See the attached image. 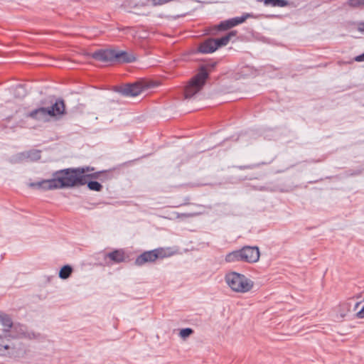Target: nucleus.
<instances>
[{
	"label": "nucleus",
	"mask_w": 364,
	"mask_h": 364,
	"mask_svg": "<svg viewBox=\"0 0 364 364\" xmlns=\"http://www.w3.org/2000/svg\"><path fill=\"white\" fill-rule=\"evenodd\" d=\"M93 171L94 168L89 166L61 170L54 173L53 178L31 183L29 186L46 191L85 185L88 178H97L98 173H90Z\"/></svg>",
	"instance_id": "nucleus-1"
},
{
	"label": "nucleus",
	"mask_w": 364,
	"mask_h": 364,
	"mask_svg": "<svg viewBox=\"0 0 364 364\" xmlns=\"http://www.w3.org/2000/svg\"><path fill=\"white\" fill-rule=\"evenodd\" d=\"M65 105L62 99H58L48 107H38L26 114V117L38 122H46L50 118L58 119L65 114Z\"/></svg>",
	"instance_id": "nucleus-2"
},
{
	"label": "nucleus",
	"mask_w": 364,
	"mask_h": 364,
	"mask_svg": "<svg viewBox=\"0 0 364 364\" xmlns=\"http://www.w3.org/2000/svg\"><path fill=\"white\" fill-rule=\"evenodd\" d=\"M225 282L228 287L234 292L245 294L250 292L254 287V282L245 274L230 272L225 276Z\"/></svg>",
	"instance_id": "nucleus-3"
},
{
	"label": "nucleus",
	"mask_w": 364,
	"mask_h": 364,
	"mask_svg": "<svg viewBox=\"0 0 364 364\" xmlns=\"http://www.w3.org/2000/svg\"><path fill=\"white\" fill-rule=\"evenodd\" d=\"M208 77V73L205 69L201 68L198 73L193 76L185 87L184 97L191 99L200 92L205 85Z\"/></svg>",
	"instance_id": "nucleus-4"
},
{
	"label": "nucleus",
	"mask_w": 364,
	"mask_h": 364,
	"mask_svg": "<svg viewBox=\"0 0 364 364\" xmlns=\"http://www.w3.org/2000/svg\"><path fill=\"white\" fill-rule=\"evenodd\" d=\"M236 36V31H230L220 38H209L202 43L199 47V51L202 53H211L218 48L226 46L230 39Z\"/></svg>",
	"instance_id": "nucleus-5"
},
{
	"label": "nucleus",
	"mask_w": 364,
	"mask_h": 364,
	"mask_svg": "<svg viewBox=\"0 0 364 364\" xmlns=\"http://www.w3.org/2000/svg\"><path fill=\"white\" fill-rule=\"evenodd\" d=\"M248 15H246L221 21L219 24L210 27L209 29V33L211 35H216L218 31H227L238 24L243 23L245 21Z\"/></svg>",
	"instance_id": "nucleus-6"
},
{
	"label": "nucleus",
	"mask_w": 364,
	"mask_h": 364,
	"mask_svg": "<svg viewBox=\"0 0 364 364\" xmlns=\"http://www.w3.org/2000/svg\"><path fill=\"white\" fill-rule=\"evenodd\" d=\"M0 323L3 327L2 333L0 332V347H3L4 349L8 350L10 348V346L5 343V340H9V338L11 336L9 331L13 326V322L9 316L4 315L0 316Z\"/></svg>",
	"instance_id": "nucleus-7"
},
{
	"label": "nucleus",
	"mask_w": 364,
	"mask_h": 364,
	"mask_svg": "<svg viewBox=\"0 0 364 364\" xmlns=\"http://www.w3.org/2000/svg\"><path fill=\"white\" fill-rule=\"evenodd\" d=\"M242 262L255 263L259 261L260 252L257 246H245L241 249Z\"/></svg>",
	"instance_id": "nucleus-8"
},
{
	"label": "nucleus",
	"mask_w": 364,
	"mask_h": 364,
	"mask_svg": "<svg viewBox=\"0 0 364 364\" xmlns=\"http://www.w3.org/2000/svg\"><path fill=\"white\" fill-rule=\"evenodd\" d=\"M144 87L140 82H136L132 85H127L119 89V92L127 97H136L140 95Z\"/></svg>",
	"instance_id": "nucleus-9"
},
{
	"label": "nucleus",
	"mask_w": 364,
	"mask_h": 364,
	"mask_svg": "<svg viewBox=\"0 0 364 364\" xmlns=\"http://www.w3.org/2000/svg\"><path fill=\"white\" fill-rule=\"evenodd\" d=\"M115 50H100L91 54V56L103 63H108L114 60Z\"/></svg>",
	"instance_id": "nucleus-10"
},
{
	"label": "nucleus",
	"mask_w": 364,
	"mask_h": 364,
	"mask_svg": "<svg viewBox=\"0 0 364 364\" xmlns=\"http://www.w3.org/2000/svg\"><path fill=\"white\" fill-rule=\"evenodd\" d=\"M41 159V153L39 151H29L22 152L16 155L13 159L14 162L23 161H37Z\"/></svg>",
	"instance_id": "nucleus-11"
},
{
	"label": "nucleus",
	"mask_w": 364,
	"mask_h": 364,
	"mask_svg": "<svg viewBox=\"0 0 364 364\" xmlns=\"http://www.w3.org/2000/svg\"><path fill=\"white\" fill-rule=\"evenodd\" d=\"M156 260V256L153 250L144 252L140 255L135 260V264L138 266L144 265L147 262H153Z\"/></svg>",
	"instance_id": "nucleus-12"
},
{
	"label": "nucleus",
	"mask_w": 364,
	"mask_h": 364,
	"mask_svg": "<svg viewBox=\"0 0 364 364\" xmlns=\"http://www.w3.org/2000/svg\"><path fill=\"white\" fill-rule=\"evenodd\" d=\"M114 60L119 63H132L136 60V56L132 53L123 50H115Z\"/></svg>",
	"instance_id": "nucleus-13"
},
{
	"label": "nucleus",
	"mask_w": 364,
	"mask_h": 364,
	"mask_svg": "<svg viewBox=\"0 0 364 364\" xmlns=\"http://www.w3.org/2000/svg\"><path fill=\"white\" fill-rule=\"evenodd\" d=\"M225 261L227 262H242V256L241 249L235 251H232L228 253L225 256Z\"/></svg>",
	"instance_id": "nucleus-14"
},
{
	"label": "nucleus",
	"mask_w": 364,
	"mask_h": 364,
	"mask_svg": "<svg viewBox=\"0 0 364 364\" xmlns=\"http://www.w3.org/2000/svg\"><path fill=\"white\" fill-rule=\"evenodd\" d=\"M108 257L115 262H122L124 260V253L122 250H115L107 255Z\"/></svg>",
	"instance_id": "nucleus-15"
},
{
	"label": "nucleus",
	"mask_w": 364,
	"mask_h": 364,
	"mask_svg": "<svg viewBox=\"0 0 364 364\" xmlns=\"http://www.w3.org/2000/svg\"><path fill=\"white\" fill-rule=\"evenodd\" d=\"M156 256V259L158 258H164L170 257L173 255V252L171 251L170 248H158L153 250Z\"/></svg>",
	"instance_id": "nucleus-16"
},
{
	"label": "nucleus",
	"mask_w": 364,
	"mask_h": 364,
	"mask_svg": "<svg viewBox=\"0 0 364 364\" xmlns=\"http://www.w3.org/2000/svg\"><path fill=\"white\" fill-rule=\"evenodd\" d=\"M72 272L73 269L70 266L65 265L60 269L59 277L63 279H66L70 276Z\"/></svg>",
	"instance_id": "nucleus-17"
},
{
	"label": "nucleus",
	"mask_w": 364,
	"mask_h": 364,
	"mask_svg": "<svg viewBox=\"0 0 364 364\" xmlns=\"http://www.w3.org/2000/svg\"><path fill=\"white\" fill-rule=\"evenodd\" d=\"M264 4L272 6L284 7L288 5L286 0H264Z\"/></svg>",
	"instance_id": "nucleus-18"
},
{
	"label": "nucleus",
	"mask_w": 364,
	"mask_h": 364,
	"mask_svg": "<svg viewBox=\"0 0 364 364\" xmlns=\"http://www.w3.org/2000/svg\"><path fill=\"white\" fill-rule=\"evenodd\" d=\"M193 333V330L191 328H183L179 332V336L185 340Z\"/></svg>",
	"instance_id": "nucleus-19"
},
{
	"label": "nucleus",
	"mask_w": 364,
	"mask_h": 364,
	"mask_svg": "<svg viewBox=\"0 0 364 364\" xmlns=\"http://www.w3.org/2000/svg\"><path fill=\"white\" fill-rule=\"evenodd\" d=\"M88 188L92 191H100L102 186L97 181H90L87 183Z\"/></svg>",
	"instance_id": "nucleus-20"
},
{
	"label": "nucleus",
	"mask_w": 364,
	"mask_h": 364,
	"mask_svg": "<svg viewBox=\"0 0 364 364\" xmlns=\"http://www.w3.org/2000/svg\"><path fill=\"white\" fill-rule=\"evenodd\" d=\"M348 5L351 7L364 6V0H348Z\"/></svg>",
	"instance_id": "nucleus-21"
},
{
	"label": "nucleus",
	"mask_w": 364,
	"mask_h": 364,
	"mask_svg": "<svg viewBox=\"0 0 364 364\" xmlns=\"http://www.w3.org/2000/svg\"><path fill=\"white\" fill-rule=\"evenodd\" d=\"M122 6L124 7V9L129 11L130 9L135 8L137 6V4L135 1L132 0H127L124 2Z\"/></svg>",
	"instance_id": "nucleus-22"
},
{
	"label": "nucleus",
	"mask_w": 364,
	"mask_h": 364,
	"mask_svg": "<svg viewBox=\"0 0 364 364\" xmlns=\"http://www.w3.org/2000/svg\"><path fill=\"white\" fill-rule=\"evenodd\" d=\"M355 60L358 61V62L364 61V53L357 56L355 58Z\"/></svg>",
	"instance_id": "nucleus-23"
},
{
	"label": "nucleus",
	"mask_w": 364,
	"mask_h": 364,
	"mask_svg": "<svg viewBox=\"0 0 364 364\" xmlns=\"http://www.w3.org/2000/svg\"><path fill=\"white\" fill-rule=\"evenodd\" d=\"M359 31H361V32H364V23L362 24L360 27H359Z\"/></svg>",
	"instance_id": "nucleus-24"
},
{
	"label": "nucleus",
	"mask_w": 364,
	"mask_h": 364,
	"mask_svg": "<svg viewBox=\"0 0 364 364\" xmlns=\"http://www.w3.org/2000/svg\"><path fill=\"white\" fill-rule=\"evenodd\" d=\"M360 304V303H359V302L356 303L355 308V309L358 308Z\"/></svg>",
	"instance_id": "nucleus-25"
}]
</instances>
